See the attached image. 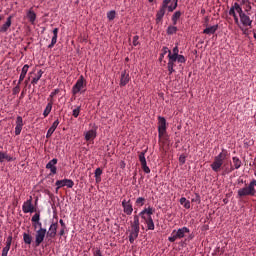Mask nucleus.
<instances>
[{"instance_id":"4468645a","label":"nucleus","mask_w":256,"mask_h":256,"mask_svg":"<svg viewBox=\"0 0 256 256\" xmlns=\"http://www.w3.org/2000/svg\"><path fill=\"white\" fill-rule=\"evenodd\" d=\"M57 158H53L52 160H50L47 164H46V169H50V172L52 173V175H56L57 174Z\"/></svg>"},{"instance_id":"a878e982","label":"nucleus","mask_w":256,"mask_h":256,"mask_svg":"<svg viewBox=\"0 0 256 256\" xmlns=\"http://www.w3.org/2000/svg\"><path fill=\"white\" fill-rule=\"evenodd\" d=\"M97 137V131L95 130H89L88 132L85 133V139L87 141H93Z\"/></svg>"},{"instance_id":"13d9d810","label":"nucleus","mask_w":256,"mask_h":256,"mask_svg":"<svg viewBox=\"0 0 256 256\" xmlns=\"http://www.w3.org/2000/svg\"><path fill=\"white\" fill-rule=\"evenodd\" d=\"M37 226H39V229H43V224L40 221L34 224L35 229H37Z\"/></svg>"},{"instance_id":"39448f33","label":"nucleus","mask_w":256,"mask_h":256,"mask_svg":"<svg viewBox=\"0 0 256 256\" xmlns=\"http://www.w3.org/2000/svg\"><path fill=\"white\" fill-rule=\"evenodd\" d=\"M167 133V120L165 117L158 116V137L161 139Z\"/></svg>"},{"instance_id":"1a4fd4ad","label":"nucleus","mask_w":256,"mask_h":256,"mask_svg":"<svg viewBox=\"0 0 256 256\" xmlns=\"http://www.w3.org/2000/svg\"><path fill=\"white\" fill-rule=\"evenodd\" d=\"M55 185L58 187V189H61V187H68V189H73L75 182H73L71 179H63L57 180Z\"/></svg>"},{"instance_id":"c85d7f7f","label":"nucleus","mask_w":256,"mask_h":256,"mask_svg":"<svg viewBox=\"0 0 256 256\" xmlns=\"http://www.w3.org/2000/svg\"><path fill=\"white\" fill-rule=\"evenodd\" d=\"M178 3H179V0H171V3L168 6V13H173L174 10L177 9Z\"/></svg>"},{"instance_id":"aec40b11","label":"nucleus","mask_w":256,"mask_h":256,"mask_svg":"<svg viewBox=\"0 0 256 256\" xmlns=\"http://www.w3.org/2000/svg\"><path fill=\"white\" fill-rule=\"evenodd\" d=\"M142 219L145 221L149 231H155V222H153V217H146Z\"/></svg>"},{"instance_id":"09e8293b","label":"nucleus","mask_w":256,"mask_h":256,"mask_svg":"<svg viewBox=\"0 0 256 256\" xmlns=\"http://www.w3.org/2000/svg\"><path fill=\"white\" fill-rule=\"evenodd\" d=\"M59 93V89H55L53 92H51V94L48 97V101L51 102L53 101V97H55V95H58Z\"/></svg>"},{"instance_id":"052dcab7","label":"nucleus","mask_w":256,"mask_h":256,"mask_svg":"<svg viewBox=\"0 0 256 256\" xmlns=\"http://www.w3.org/2000/svg\"><path fill=\"white\" fill-rule=\"evenodd\" d=\"M59 223H60V225H61L62 228H64V229L67 228V226L65 225V222L63 221V219H60V220H59Z\"/></svg>"},{"instance_id":"cd10ccee","label":"nucleus","mask_w":256,"mask_h":256,"mask_svg":"<svg viewBox=\"0 0 256 256\" xmlns=\"http://www.w3.org/2000/svg\"><path fill=\"white\" fill-rule=\"evenodd\" d=\"M52 109H53V101L50 100V102H48V104L46 105V108L44 109L43 116L49 117V113H51Z\"/></svg>"},{"instance_id":"c9c22d12","label":"nucleus","mask_w":256,"mask_h":256,"mask_svg":"<svg viewBox=\"0 0 256 256\" xmlns=\"http://www.w3.org/2000/svg\"><path fill=\"white\" fill-rule=\"evenodd\" d=\"M181 18V11H176L172 16L173 25H177V21Z\"/></svg>"},{"instance_id":"8fccbe9b","label":"nucleus","mask_w":256,"mask_h":256,"mask_svg":"<svg viewBox=\"0 0 256 256\" xmlns=\"http://www.w3.org/2000/svg\"><path fill=\"white\" fill-rule=\"evenodd\" d=\"M192 203H201V196H199V194H195V197L192 198Z\"/></svg>"},{"instance_id":"680f3d73","label":"nucleus","mask_w":256,"mask_h":256,"mask_svg":"<svg viewBox=\"0 0 256 256\" xmlns=\"http://www.w3.org/2000/svg\"><path fill=\"white\" fill-rule=\"evenodd\" d=\"M179 161H180V163H182V165L185 163V156L184 155H181L180 157H179Z\"/></svg>"},{"instance_id":"0e129e2a","label":"nucleus","mask_w":256,"mask_h":256,"mask_svg":"<svg viewBox=\"0 0 256 256\" xmlns=\"http://www.w3.org/2000/svg\"><path fill=\"white\" fill-rule=\"evenodd\" d=\"M96 183H101V176H95Z\"/></svg>"},{"instance_id":"4d7b16f0","label":"nucleus","mask_w":256,"mask_h":256,"mask_svg":"<svg viewBox=\"0 0 256 256\" xmlns=\"http://www.w3.org/2000/svg\"><path fill=\"white\" fill-rule=\"evenodd\" d=\"M19 85H21V84H17V86L13 89L14 95H17L19 93V91H21V87Z\"/></svg>"},{"instance_id":"e433bc0d","label":"nucleus","mask_w":256,"mask_h":256,"mask_svg":"<svg viewBox=\"0 0 256 256\" xmlns=\"http://www.w3.org/2000/svg\"><path fill=\"white\" fill-rule=\"evenodd\" d=\"M179 55V47H174L171 53V50H169L168 57H174V59H177V56Z\"/></svg>"},{"instance_id":"603ef678","label":"nucleus","mask_w":256,"mask_h":256,"mask_svg":"<svg viewBox=\"0 0 256 256\" xmlns=\"http://www.w3.org/2000/svg\"><path fill=\"white\" fill-rule=\"evenodd\" d=\"M95 177H101L103 175V170L101 168H97L94 172Z\"/></svg>"},{"instance_id":"79ce46f5","label":"nucleus","mask_w":256,"mask_h":256,"mask_svg":"<svg viewBox=\"0 0 256 256\" xmlns=\"http://www.w3.org/2000/svg\"><path fill=\"white\" fill-rule=\"evenodd\" d=\"M175 33H177V26H169L167 28L168 35H175Z\"/></svg>"},{"instance_id":"49530a36","label":"nucleus","mask_w":256,"mask_h":256,"mask_svg":"<svg viewBox=\"0 0 256 256\" xmlns=\"http://www.w3.org/2000/svg\"><path fill=\"white\" fill-rule=\"evenodd\" d=\"M79 113H81V106H78L76 109H74L72 115L77 119V117H79Z\"/></svg>"},{"instance_id":"bf43d9fd","label":"nucleus","mask_w":256,"mask_h":256,"mask_svg":"<svg viewBox=\"0 0 256 256\" xmlns=\"http://www.w3.org/2000/svg\"><path fill=\"white\" fill-rule=\"evenodd\" d=\"M168 67V71H169V75H172L173 73H175V69L173 67L167 66Z\"/></svg>"},{"instance_id":"864d4df0","label":"nucleus","mask_w":256,"mask_h":256,"mask_svg":"<svg viewBox=\"0 0 256 256\" xmlns=\"http://www.w3.org/2000/svg\"><path fill=\"white\" fill-rule=\"evenodd\" d=\"M13 242V236H9L6 240V247L11 249V243Z\"/></svg>"},{"instance_id":"2f4dec72","label":"nucleus","mask_w":256,"mask_h":256,"mask_svg":"<svg viewBox=\"0 0 256 256\" xmlns=\"http://www.w3.org/2000/svg\"><path fill=\"white\" fill-rule=\"evenodd\" d=\"M13 161V157L7 155L5 152L0 151V163H3V161Z\"/></svg>"},{"instance_id":"a211bd4d","label":"nucleus","mask_w":256,"mask_h":256,"mask_svg":"<svg viewBox=\"0 0 256 256\" xmlns=\"http://www.w3.org/2000/svg\"><path fill=\"white\" fill-rule=\"evenodd\" d=\"M240 21L242 25H244V27H251V24L253 23V21H251V18L245 13L241 14Z\"/></svg>"},{"instance_id":"2eb2a0df","label":"nucleus","mask_w":256,"mask_h":256,"mask_svg":"<svg viewBox=\"0 0 256 256\" xmlns=\"http://www.w3.org/2000/svg\"><path fill=\"white\" fill-rule=\"evenodd\" d=\"M23 117L17 116L16 118V127H15V135H21V131H23Z\"/></svg>"},{"instance_id":"ddd939ff","label":"nucleus","mask_w":256,"mask_h":256,"mask_svg":"<svg viewBox=\"0 0 256 256\" xmlns=\"http://www.w3.org/2000/svg\"><path fill=\"white\" fill-rule=\"evenodd\" d=\"M13 23V16H9L6 19V22L0 26V33H7Z\"/></svg>"},{"instance_id":"9d476101","label":"nucleus","mask_w":256,"mask_h":256,"mask_svg":"<svg viewBox=\"0 0 256 256\" xmlns=\"http://www.w3.org/2000/svg\"><path fill=\"white\" fill-rule=\"evenodd\" d=\"M58 227H59V223L57 222L52 223L49 227V230L46 231L47 237H49L50 239H55V237H57Z\"/></svg>"},{"instance_id":"dca6fc26","label":"nucleus","mask_w":256,"mask_h":256,"mask_svg":"<svg viewBox=\"0 0 256 256\" xmlns=\"http://www.w3.org/2000/svg\"><path fill=\"white\" fill-rule=\"evenodd\" d=\"M153 213H155V209H153L152 207H148V208H144L139 213V216L141 217V219H145L146 217H151V215H153Z\"/></svg>"},{"instance_id":"a18cd8bd","label":"nucleus","mask_w":256,"mask_h":256,"mask_svg":"<svg viewBox=\"0 0 256 256\" xmlns=\"http://www.w3.org/2000/svg\"><path fill=\"white\" fill-rule=\"evenodd\" d=\"M40 219H41V214L36 213V214L32 217L31 221H32V223H39Z\"/></svg>"},{"instance_id":"58836bf2","label":"nucleus","mask_w":256,"mask_h":256,"mask_svg":"<svg viewBox=\"0 0 256 256\" xmlns=\"http://www.w3.org/2000/svg\"><path fill=\"white\" fill-rule=\"evenodd\" d=\"M143 205H145V198H143V197H138V198L136 199L135 206H136V207H143Z\"/></svg>"},{"instance_id":"f257e3e1","label":"nucleus","mask_w":256,"mask_h":256,"mask_svg":"<svg viewBox=\"0 0 256 256\" xmlns=\"http://www.w3.org/2000/svg\"><path fill=\"white\" fill-rule=\"evenodd\" d=\"M227 159V151L222 150V152L219 153V155L215 156L213 163L210 165L212 171L215 173H219L221 169H225V165L223 166V163Z\"/></svg>"},{"instance_id":"6e6552de","label":"nucleus","mask_w":256,"mask_h":256,"mask_svg":"<svg viewBox=\"0 0 256 256\" xmlns=\"http://www.w3.org/2000/svg\"><path fill=\"white\" fill-rule=\"evenodd\" d=\"M22 211L23 213H35V206H33V197L30 196V199L23 203Z\"/></svg>"},{"instance_id":"7ed1b4c3","label":"nucleus","mask_w":256,"mask_h":256,"mask_svg":"<svg viewBox=\"0 0 256 256\" xmlns=\"http://www.w3.org/2000/svg\"><path fill=\"white\" fill-rule=\"evenodd\" d=\"M85 87H87V80L81 75L76 81L75 85L72 87V95H77V93H85Z\"/></svg>"},{"instance_id":"7c9ffc66","label":"nucleus","mask_w":256,"mask_h":256,"mask_svg":"<svg viewBox=\"0 0 256 256\" xmlns=\"http://www.w3.org/2000/svg\"><path fill=\"white\" fill-rule=\"evenodd\" d=\"M180 205H183L185 209H191V202L185 197L180 198Z\"/></svg>"},{"instance_id":"f03ea898","label":"nucleus","mask_w":256,"mask_h":256,"mask_svg":"<svg viewBox=\"0 0 256 256\" xmlns=\"http://www.w3.org/2000/svg\"><path fill=\"white\" fill-rule=\"evenodd\" d=\"M256 179H253L248 186L238 190V197H255Z\"/></svg>"},{"instance_id":"e2e57ef3","label":"nucleus","mask_w":256,"mask_h":256,"mask_svg":"<svg viewBox=\"0 0 256 256\" xmlns=\"http://www.w3.org/2000/svg\"><path fill=\"white\" fill-rule=\"evenodd\" d=\"M60 237H63L65 235V228H62L59 232Z\"/></svg>"},{"instance_id":"0eeeda50","label":"nucleus","mask_w":256,"mask_h":256,"mask_svg":"<svg viewBox=\"0 0 256 256\" xmlns=\"http://www.w3.org/2000/svg\"><path fill=\"white\" fill-rule=\"evenodd\" d=\"M232 163L233 165L230 168H225L224 173H232V171H235V169H241V165H243L241 159H239L237 156L232 158Z\"/></svg>"},{"instance_id":"5701e85b","label":"nucleus","mask_w":256,"mask_h":256,"mask_svg":"<svg viewBox=\"0 0 256 256\" xmlns=\"http://www.w3.org/2000/svg\"><path fill=\"white\" fill-rule=\"evenodd\" d=\"M29 71V66L27 64H25L22 68L19 80H18V85H21V82L25 79V77L27 76V72Z\"/></svg>"},{"instance_id":"6ab92c4d","label":"nucleus","mask_w":256,"mask_h":256,"mask_svg":"<svg viewBox=\"0 0 256 256\" xmlns=\"http://www.w3.org/2000/svg\"><path fill=\"white\" fill-rule=\"evenodd\" d=\"M139 231L140 229L138 228H132L130 231V235H129V242L130 243H135V239H137V237H139Z\"/></svg>"},{"instance_id":"bb28decb","label":"nucleus","mask_w":256,"mask_h":256,"mask_svg":"<svg viewBox=\"0 0 256 256\" xmlns=\"http://www.w3.org/2000/svg\"><path fill=\"white\" fill-rule=\"evenodd\" d=\"M177 239H181L179 236V233L177 232V230H173L172 233L170 234V236L168 237V241L170 243H175V241H177Z\"/></svg>"},{"instance_id":"37998d69","label":"nucleus","mask_w":256,"mask_h":256,"mask_svg":"<svg viewBox=\"0 0 256 256\" xmlns=\"http://www.w3.org/2000/svg\"><path fill=\"white\" fill-rule=\"evenodd\" d=\"M116 15H117V13L115 12V10H111L107 13V17H108L109 21H113V19H115Z\"/></svg>"},{"instance_id":"ea45409f","label":"nucleus","mask_w":256,"mask_h":256,"mask_svg":"<svg viewBox=\"0 0 256 256\" xmlns=\"http://www.w3.org/2000/svg\"><path fill=\"white\" fill-rule=\"evenodd\" d=\"M169 54V48L167 46H164L162 48V53L160 54L159 61H163L165 55Z\"/></svg>"},{"instance_id":"423d86ee","label":"nucleus","mask_w":256,"mask_h":256,"mask_svg":"<svg viewBox=\"0 0 256 256\" xmlns=\"http://www.w3.org/2000/svg\"><path fill=\"white\" fill-rule=\"evenodd\" d=\"M45 235H47V229L40 228L36 231L35 235V247H39L43 241H45Z\"/></svg>"},{"instance_id":"5fc2aeb1","label":"nucleus","mask_w":256,"mask_h":256,"mask_svg":"<svg viewBox=\"0 0 256 256\" xmlns=\"http://www.w3.org/2000/svg\"><path fill=\"white\" fill-rule=\"evenodd\" d=\"M11 248L5 246L3 249H2V255L1 256H7L9 254V251H10Z\"/></svg>"},{"instance_id":"f3484780","label":"nucleus","mask_w":256,"mask_h":256,"mask_svg":"<svg viewBox=\"0 0 256 256\" xmlns=\"http://www.w3.org/2000/svg\"><path fill=\"white\" fill-rule=\"evenodd\" d=\"M59 119L53 122L52 126L48 129L47 134H46V139H51V135L55 133V129L59 127Z\"/></svg>"},{"instance_id":"c756f323","label":"nucleus","mask_w":256,"mask_h":256,"mask_svg":"<svg viewBox=\"0 0 256 256\" xmlns=\"http://www.w3.org/2000/svg\"><path fill=\"white\" fill-rule=\"evenodd\" d=\"M23 241L26 245H31V243L33 242V236H31V234L29 233H24Z\"/></svg>"},{"instance_id":"69168bd1","label":"nucleus","mask_w":256,"mask_h":256,"mask_svg":"<svg viewBox=\"0 0 256 256\" xmlns=\"http://www.w3.org/2000/svg\"><path fill=\"white\" fill-rule=\"evenodd\" d=\"M61 188H59V186H57L56 187V193H59V190H60Z\"/></svg>"},{"instance_id":"9b49d317","label":"nucleus","mask_w":256,"mask_h":256,"mask_svg":"<svg viewBox=\"0 0 256 256\" xmlns=\"http://www.w3.org/2000/svg\"><path fill=\"white\" fill-rule=\"evenodd\" d=\"M122 207H123V212L126 215H132L133 213V204L131 203V200H123L122 201Z\"/></svg>"},{"instance_id":"338daca9","label":"nucleus","mask_w":256,"mask_h":256,"mask_svg":"<svg viewBox=\"0 0 256 256\" xmlns=\"http://www.w3.org/2000/svg\"><path fill=\"white\" fill-rule=\"evenodd\" d=\"M3 17H4L3 15H0V21H3Z\"/></svg>"},{"instance_id":"c03bdc74","label":"nucleus","mask_w":256,"mask_h":256,"mask_svg":"<svg viewBox=\"0 0 256 256\" xmlns=\"http://www.w3.org/2000/svg\"><path fill=\"white\" fill-rule=\"evenodd\" d=\"M229 15L234 17V21H235L236 25H239V17H237V13H235L233 10H229Z\"/></svg>"},{"instance_id":"412c9836","label":"nucleus","mask_w":256,"mask_h":256,"mask_svg":"<svg viewBox=\"0 0 256 256\" xmlns=\"http://www.w3.org/2000/svg\"><path fill=\"white\" fill-rule=\"evenodd\" d=\"M59 34V28H54L53 30V37L51 40V43L48 46V49H53L55 45L57 44V35Z\"/></svg>"},{"instance_id":"6e6d98bb","label":"nucleus","mask_w":256,"mask_h":256,"mask_svg":"<svg viewBox=\"0 0 256 256\" xmlns=\"http://www.w3.org/2000/svg\"><path fill=\"white\" fill-rule=\"evenodd\" d=\"M132 43H133L134 47H137V45H139V36L138 35L133 37V42Z\"/></svg>"},{"instance_id":"20e7f679","label":"nucleus","mask_w":256,"mask_h":256,"mask_svg":"<svg viewBox=\"0 0 256 256\" xmlns=\"http://www.w3.org/2000/svg\"><path fill=\"white\" fill-rule=\"evenodd\" d=\"M169 5H171V0H163L159 10L156 13V23H161V21H163L165 13L169 11Z\"/></svg>"},{"instance_id":"a19ab883","label":"nucleus","mask_w":256,"mask_h":256,"mask_svg":"<svg viewBox=\"0 0 256 256\" xmlns=\"http://www.w3.org/2000/svg\"><path fill=\"white\" fill-rule=\"evenodd\" d=\"M168 64H167V67H175V63L177 62V58H174V57H171V56H168Z\"/></svg>"},{"instance_id":"473e14b6","label":"nucleus","mask_w":256,"mask_h":256,"mask_svg":"<svg viewBox=\"0 0 256 256\" xmlns=\"http://www.w3.org/2000/svg\"><path fill=\"white\" fill-rule=\"evenodd\" d=\"M139 217H140L139 215H134V220H133V223L131 224V229H140Z\"/></svg>"},{"instance_id":"4c0bfd02","label":"nucleus","mask_w":256,"mask_h":256,"mask_svg":"<svg viewBox=\"0 0 256 256\" xmlns=\"http://www.w3.org/2000/svg\"><path fill=\"white\" fill-rule=\"evenodd\" d=\"M145 153H146V151H142L139 154V161H140L141 165L147 164V159L145 158Z\"/></svg>"},{"instance_id":"f8f14e48","label":"nucleus","mask_w":256,"mask_h":256,"mask_svg":"<svg viewBox=\"0 0 256 256\" xmlns=\"http://www.w3.org/2000/svg\"><path fill=\"white\" fill-rule=\"evenodd\" d=\"M131 81V76H129V72L127 70H124L121 72L120 77V87H125Z\"/></svg>"},{"instance_id":"3c124183","label":"nucleus","mask_w":256,"mask_h":256,"mask_svg":"<svg viewBox=\"0 0 256 256\" xmlns=\"http://www.w3.org/2000/svg\"><path fill=\"white\" fill-rule=\"evenodd\" d=\"M141 167L144 173H151V169L149 168V166H147V164H142Z\"/></svg>"},{"instance_id":"393cba45","label":"nucleus","mask_w":256,"mask_h":256,"mask_svg":"<svg viewBox=\"0 0 256 256\" xmlns=\"http://www.w3.org/2000/svg\"><path fill=\"white\" fill-rule=\"evenodd\" d=\"M230 11H233L235 13V11L237 13H239V17H241V15H244L245 13H243V8H241V5H239V3L235 2L233 4V6L230 8Z\"/></svg>"},{"instance_id":"774afa93","label":"nucleus","mask_w":256,"mask_h":256,"mask_svg":"<svg viewBox=\"0 0 256 256\" xmlns=\"http://www.w3.org/2000/svg\"><path fill=\"white\" fill-rule=\"evenodd\" d=\"M254 39H256V33H254Z\"/></svg>"},{"instance_id":"de8ad7c7","label":"nucleus","mask_w":256,"mask_h":256,"mask_svg":"<svg viewBox=\"0 0 256 256\" xmlns=\"http://www.w3.org/2000/svg\"><path fill=\"white\" fill-rule=\"evenodd\" d=\"M176 61L178 63H185L187 61V59L185 58V56L178 54V56H176Z\"/></svg>"},{"instance_id":"72a5a7b5","label":"nucleus","mask_w":256,"mask_h":256,"mask_svg":"<svg viewBox=\"0 0 256 256\" xmlns=\"http://www.w3.org/2000/svg\"><path fill=\"white\" fill-rule=\"evenodd\" d=\"M41 77H43V70H39L37 73V77H34L31 81L32 85H37V83H39V80L41 79Z\"/></svg>"},{"instance_id":"f704fd0d","label":"nucleus","mask_w":256,"mask_h":256,"mask_svg":"<svg viewBox=\"0 0 256 256\" xmlns=\"http://www.w3.org/2000/svg\"><path fill=\"white\" fill-rule=\"evenodd\" d=\"M27 17H28L30 23L33 25V24L35 23V19H37V14H35V12H33V11L30 10V11L27 13Z\"/></svg>"},{"instance_id":"4be33fe9","label":"nucleus","mask_w":256,"mask_h":256,"mask_svg":"<svg viewBox=\"0 0 256 256\" xmlns=\"http://www.w3.org/2000/svg\"><path fill=\"white\" fill-rule=\"evenodd\" d=\"M217 29H219V25L210 26L204 29L203 33L205 35H215V33L217 32Z\"/></svg>"},{"instance_id":"b1692460","label":"nucleus","mask_w":256,"mask_h":256,"mask_svg":"<svg viewBox=\"0 0 256 256\" xmlns=\"http://www.w3.org/2000/svg\"><path fill=\"white\" fill-rule=\"evenodd\" d=\"M176 232L178 233L180 239H183L186 237V233H191V230L187 227H182V228H179L178 230H176Z\"/></svg>"}]
</instances>
